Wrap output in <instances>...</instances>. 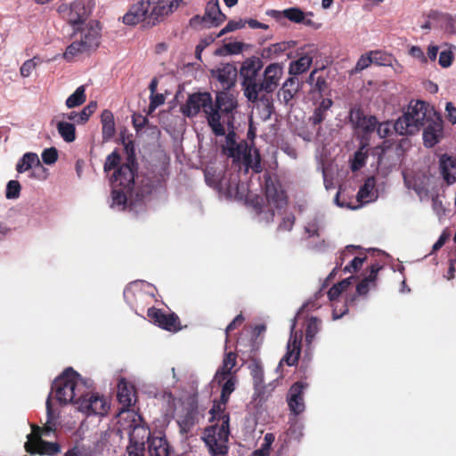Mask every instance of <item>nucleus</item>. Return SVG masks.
<instances>
[{
  "mask_svg": "<svg viewBox=\"0 0 456 456\" xmlns=\"http://www.w3.org/2000/svg\"><path fill=\"white\" fill-rule=\"evenodd\" d=\"M376 184V180L373 176L368 177L363 185L360 188L358 196L361 198H368L374 189Z\"/></svg>",
  "mask_w": 456,
  "mask_h": 456,
  "instance_id": "55",
  "label": "nucleus"
},
{
  "mask_svg": "<svg viewBox=\"0 0 456 456\" xmlns=\"http://www.w3.org/2000/svg\"><path fill=\"white\" fill-rule=\"evenodd\" d=\"M230 429L224 427H210L206 429L204 442L212 456H224L228 452Z\"/></svg>",
  "mask_w": 456,
  "mask_h": 456,
  "instance_id": "7",
  "label": "nucleus"
},
{
  "mask_svg": "<svg viewBox=\"0 0 456 456\" xmlns=\"http://www.w3.org/2000/svg\"><path fill=\"white\" fill-rule=\"evenodd\" d=\"M77 409L86 414L104 415L107 413L109 404L107 399L98 393H84L78 401Z\"/></svg>",
  "mask_w": 456,
  "mask_h": 456,
  "instance_id": "11",
  "label": "nucleus"
},
{
  "mask_svg": "<svg viewBox=\"0 0 456 456\" xmlns=\"http://www.w3.org/2000/svg\"><path fill=\"white\" fill-rule=\"evenodd\" d=\"M78 31H80V39L78 41H80L87 52L94 50L99 46L100 31L96 27L92 25L86 26L85 28H80Z\"/></svg>",
  "mask_w": 456,
  "mask_h": 456,
  "instance_id": "24",
  "label": "nucleus"
},
{
  "mask_svg": "<svg viewBox=\"0 0 456 456\" xmlns=\"http://www.w3.org/2000/svg\"><path fill=\"white\" fill-rule=\"evenodd\" d=\"M377 134L380 138H387L389 136L394 129V124L390 121L379 123L376 126Z\"/></svg>",
  "mask_w": 456,
  "mask_h": 456,
  "instance_id": "54",
  "label": "nucleus"
},
{
  "mask_svg": "<svg viewBox=\"0 0 456 456\" xmlns=\"http://www.w3.org/2000/svg\"><path fill=\"white\" fill-rule=\"evenodd\" d=\"M102 134L103 141H110L116 133L113 113L104 110L101 115Z\"/></svg>",
  "mask_w": 456,
  "mask_h": 456,
  "instance_id": "32",
  "label": "nucleus"
},
{
  "mask_svg": "<svg viewBox=\"0 0 456 456\" xmlns=\"http://www.w3.org/2000/svg\"><path fill=\"white\" fill-rule=\"evenodd\" d=\"M250 370V375L253 379V387H254V399L265 401L266 400L265 395V385L264 379V370L262 364L259 362L254 361L248 366Z\"/></svg>",
  "mask_w": 456,
  "mask_h": 456,
  "instance_id": "22",
  "label": "nucleus"
},
{
  "mask_svg": "<svg viewBox=\"0 0 456 456\" xmlns=\"http://www.w3.org/2000/svg\"><path fill=\"white\" fill-rule=\"evenodd\" d=\"M287 50V43L281 42L277 44H273L269 47H265L262 50L261 56L262 58H273L278 56L280 53L285 52Z\"/></svg>",
  "mask_w": 456,
  "mask_h": 456,
  "instance_id": "42",
  "label": "nucleus"
},
{
  "mask_svg": "<svg viewBox=\"0 0 456 456\" xmlns=\"http://www.w3.org/2000/svg\"><path fill=\"white\" fill-rule=\"evenodd\" d=\"M370 64H372V59L370 52L362 54L357 61L355 67L352 69V74H357L363 69H367Z\"/></svg>",
  "mask_w": 456,
  "mask_h": 456,
  "instance_id": "50",
  "label": "nucleus"
},
{
  "mask_svg": "<svg viewBox=\"0 0 456 456\" xmlns=\"http://www.w3.org/2000/svg\"><path fill=\"white\" fill-rule=\"evenodd\" d=\"M440 167L443 178L448 184L456 183V158L443 155L440 159Z\"/></svg>",
  "mask_w": 456,
  "mask_h": 456,
  "instance_id": "27",
  "label": "nucleus"
},
{
  "mask_svg": "<svg viewBox=\"0 0 456 456\" xmlns=\"http://www.w3.org/2000/svg\"><path fill=\"white\" fill-rule=\"evenodd\" d=\"M453 61V53L451 50L442 51L439 54V64L443 68H448L452 65Z\"/></svg>",
  "mask_w": 456,
  "mask_h": 456,
  "instance_id": "59",
  "label": "nucleus"
},
{
  "mask_svg": "<svg viewBox=\"0 0 456 456\" xmlns=\"http://www.w3.org/2000/svg\"><path fill=\"white\" fill-rule=\"evenodd\" d=\"M134 387L121 380L118 386V398L124 407H130L133 404Z\"/></svg>",
  "mask_w": 456,
  "mask_h": 456,
  "instance_id": "34",
  "label": "nucleus"
},
{
  "mask_svg": "<svg viewBox=\"0 0 456 456\" xmlns=\"http://www.w3.org/2000/svg\"><path fill=\"white\" fill-rule=\"evenodd\" d=\"M237 354L234 352L225 353L223 363L216 373V381L221 384L228 376L231 375L232 370L236 366Z\"/></svg>",
  "mask_w": 456,
  "mask_h": 456,
  "instance_id": "29",
  "label": "nucleus"
},
{
  "mask_svg": "<svg viewBox=\"0 0 456 456\" xmlns=\"http://www.w3.org/2000/svg\"><path fill=\"white\" fill-rule=\"evenodd\" d=\"M274 435L272 433L265 434L264 437V442L261 444V447L257 450H255L252 453V456H269L271 447L273 443L274 442Z\"/></svg>",
  "mask_w": 456,
  "mask_h": 456,
  "instance_id": "44",
  "label": "nucleus"
},
{
  "mask_svg": "<svg viewBox=\"0 0 456 456\" xmlns=\"http://www.w3.org/2000/svg\"><path fill=\"white\" fill-rule=\"evenodd\" d=\"M307 386V383L297 381L289 389L288 405L294 415H299L305 411L304 391Z\"/></svg>",
  "mask_w": 456,
  "mask_h": 456,
  "instance_id": "19",
  "label": "nucleus"
},
{
  "mask_svg": "<svg viewBox=\"0 0 456 456\" xmlns=\"http://www.w3.org/2000/svg\"><path fill=\"white\" fill-rule=\"evenodd\" d=\"M446 118L452 124H456V107L452 102H447L445 106Z\"/></svg>",
  "mask_w": 456,
  "mask_h": 456,
  "instance_id": "64",
  "label": "nucleus"
},
{
  "mask_svg": "<svg viewBox=\"0 0 456 456\" xmlns=\"http://www.w3.org/2000/svg\"><path fill=\"white\" fill-rule=\"evenodd\" d=\"M370 53L372 59V63L379 66H391L395 61L392 54L380 50L370 51Z\"/></svg>",
  "mask_w": 456,
  "mask_h": 456,
  "instance_id": "40",
  "label": "nucleus"
},
{
  "mask_svg": "<svg viewBox=\"0 0 456 456\" xmlns=\"http://www.w3.org/2000/svg\"><path fill=\"white\" fill-rule=\"evenodd\" d=\"M366 257H359L355 256L345 268V273H355L357 272L362 265Z\"/></svg>",
  "mask_w": 456,
  "mask_h": 456,
  "instance_id": "60",
  "label": "nucleus"
},
{
  "mask_svg": "<svg viewBox=\"0 0 456 456\" xmlns=\"http://www.w3.org/2000/svg\"><path fill=\"white\" fill-rule=\"evenodd\" d=\"M35 60L36 58L28 60L21 65L20 71L22 77H28L31 74V72L36 69L37 62Z\"/></svg>",
  "mask_w": 456,
  "mask_h": 456,
  "instance_id": "62",
  "label": "nucleus"
},
{
  "mask_svg": "<svg viewBox=\"0 0 456 456\" xmlns=\"http://www.w3.org/2000/svg\"><path fill=\"white\" fill-rule=\"evenodd\" d=\"M326 117L327 113L317 107L309 119L313 126H317L323 122Z\"/></svg>",
  "mask_w": 456,
  "mask_h": 456,
  "instance_id": "63",
  "label": "nucleus"
},
{
  "mask_svg": "<svg viewBox=\"0 0 456 456\" xmlns=\"http://www.w3.org/2000/svg\"><path fill=\"white\" fill-rule=\"evenodd\" d=\"M350 120L356 129L365 134L374 132L379 124L375 116H367L361 109H354L351 110Z\"/></svg>",
  "mask_w": 456,
  "mask_h": 456,
  "instance_id": "21",
  "label": "nucleus"
},
{
  "mask_svg": "<svg viewBox=\"0 0 456 456\" xmlns=\"http://www.w3.org/2000/svg\"><path fill=\"white\" fill-rule=\"evenodd\" d=\"M321 321L316 317H311L306 325L305 329V341L307 344H311L315 335L320 330Z\"/></svg>",
  "mask_w": 456,
  "mask_h": 456,
  "instance_id": "43",
  "label": "nucleus"
},
{
  "mask_svg": "<svg viewBox=\"0 0 456 456\" xmlns=\"http://www.w3.org/2000/svg\"><path fill=\"white\" fill-rule=\"evenodd\" d=\"M86 100L85 86H78L66 100V106L69 109L82 105Z\"/></svg>",
  "mask_w": 456,
  "mask_h": 456,
  "instance_id": "39",
  "label": "nucleus"
},
{
  "mask_svg": "<svg viewBox=\"0 0 456 456\" xmlns=\"http://www.w3.org/2000/svg\"><path fill=\"white\" fill-rule=\"evenodd\" d=\"M433 110L423 101L411 102L407 111L399 117L394 123V129L397 134H415L429 120L433 118Z\"/></svg>",
  "mask_w": 456,
  "mask_h": 456,
  "instance_id": "5",
  "label": "nucleus"
},
{
  "mask_svg": "<svg viewBox=\"0 0 456 456\" xmlns=\"http://www.w3.org/2000/svg\"><path fill=\"white\" fill-rule=\"evenodd\" d=\"M147 444L149 456H169V445L165 437L149 435Z\"/></svg>",
  "mask_w": 456,
  "mask_h": 456,
  "instance_id": "25",
  "label": "nucleus"
},
{
  "mask_svg": "<svg viewBox=\"0 0 456 456\" xmlns=\"http://www.w3.org/2000/svg\"><path fill=\"white\" fill-rule=\"evenodd\" d=\"M329 90V85L323 77L318 76L314 84L313 91L319 93L321 95Z\"/></svg>",
  "mask_w": 456,
  "mask_h": 456,
  "instance_id": "61",
  "label": "nucleus"
},
{
  "mask_svg": "<svg viewBox=\"0 0 456 456\" xmlns=\"http://www.w3.org/2000/svg\"><path fill=\"white\" fill-rule=\"evenodd\" d=\"M263 68V61L257 57L245 60L240 67V75L242 78V87L245 96L250 102H256L260 93L259 71Z\"/></svg>",
  "mask_w": 456,
  "mask_h": 456,
  "instance_id": "6",
  "label": "nucleus"
},
{
  "mask_svg": "<svg viewBox=\"0 0 456 456\" xmlns=\"http://www.w3.org/2000/svg\"><path fill=\"white\" fill-rule=\"evenodd\" d=\"M266 14L281 20V18H286L294 23H301L304 21L305 12L298 7H290L283 10L282 12L277 10H269Z\"/></svg>",
  "mask_w": 456,
  "mask_h": 456,
  "instance_id": "26",
  "label": "nucleus"
},
{
  "mask_svg": "<svg viewBox=\"0 0 456 456\" xmlns=\"http://www.w3.org/2000/svg\"><path fill=\"white\" fill-rule=\"evenodd\" d=\"M90 14L89 8L82 1H75L69 6L67 20L73 27L74 36L77 34L81 25L87 20Z\"/></svg>",
  "mask_w": 456,
  "mask_h": 456,
  "instance_id": "20",
  "label": "nucleus"
},
{
  "mask_svg": "<svg viewBox=\"0 0 456 456\" xmlns=\"http://www.w3.org/2000/svg\"><path fill=\"white\" fill-rule=\"evenodd\" d=\"M213 98L208 92L193 93L189 94L188 99L181 107L182 112L188 118L197 116L202 110L208 119L211 111H213Z\"/></svg>",
  "mask_w": 456,
  "mask_h": 456,
  "instance_id": "9",
  "label": "nucleus"
},
{
  "mask_svg": "<svg viewBox=\"0 0 456 456\" xmlns=\"http://www.w3.org/2000/svg\"><path fill=\"white\" fill-rule=\"evenodd\" d=\"M381 269L379 264L371 265L370 273L362 279L356 286V293L358 295H366L369 291V284L374 282L377 279L378 273Z\"/></svg>",
  "mask_w": 456,
  "mask_h": 456,
  "instance_id": "33",
  "label": "nucleus"
},
{
  "mask_svg": "<svg viewBox=\"0 0 456 456\" xmlns=\"http://www.w3.org/2000/svg\"><path fill=\"white\" fill-rule=\"evenodd\" d=\"M300 90L299 80L296 77H289L279 89L277 96L281 102L288 105Z\"/></svg>",
  "mask_w": 456,
  "mask_h": 456,
  "instance_id": "23",
  "label": "nucleus"
},
{
  "mask_svg": "<svg viewBox=\"0 0 456 456\" xmlns=\"http://www.w3.org/2000/svg\"><path fill=\"white\" fill-rule=\"evenodd\" d=\"M367 159V153L362 151V148H361L359 151H357L354 153L352 164H351V169L353 171L360 170L366 162Z\"/></svg>",
  "mask_w": 456,
  "mask_h": 456,
  "instance_id": "51",
  "label": "nucleus"
},
{
  "mask_svg": "<svg viewBox=\"0 0 456 456\" xmlns=\"http://www.w3.org/2000/svg\"><path fill=\"white\" fill-rule=\"evenodd\" d=\"M411 142L407 138H403L398 142H391L390 140H385L380 147L375 148V151L379 155V163L382 165L385 161V158L387 154L395 153V158L387 165V167H395L398 162L402 160L404 152L410 148Z\"/></svg>",
  "mask_w": 456,
  "mask_h": 456,
  "instance_id": "10",
  "label": "nucleus"
},
{
  "mask_svg": "<svg viewBox=\"0 0 456 456\" xmlns=\"http://www.w3.org/2000/svg\"><path fill=\"white\" fill-rule=\"evenodd\" d=\"M295 322L291 325V333L287 344V352L280 361L279 365L283 363L288 366H294L297 363L301 353L302 335L295 331Z\"/></svg>",
  "mask_w": 456,
  "mask_h": 456,
  "instance_id": "15",
  "label": "nucleus"
},
{
  "mask_svg": "<svg viewBox=\"0 0 456 456\" xmlns=\"http://www.w3.org/2000/svg\"><path fill=\"white\" fill-rule=\"evenodd\" d=\"M147 315L154 324L163 330L173 332L181 330L180 319L175 313L166 314L161 309L150 307Z\"/></svg>",
  "mask_w": 456,
  "mask_h": 456,
  "instance_id": "12",
  "label": "nucleus"
},
{
  "mask_svg": "<svg viewBox=\"0 0 456 456\" xmlns=\"http://www.w3.org/2000/svg\"><path fill=\"white\" fill-rule=\"evenodd\" d=\"M283 75V67L280 63L269 64L264 73L263 79L259 84L260 92L273 93L279 86Z\"/></svg>",
  "mask_w": 456,
  "mask_h": 456,
  "instance_id": "16",
  "label": "nucleus"
},
{
  "mask_svg": "<svg viewBox=\"0 0 456 456\" xmlns=\"http://www.w3.org/2000/svg\"><path fill=\"white\" fill-rule=\"evenodd\" d=\"M120 161V154L117 151H112L105 159L103 166L104 172L108 173L112 169L116 171L121 166Z\"/></svg>",
  "mask_w": 456,
  "mask_h": 456,
  "instance_id": "45",
  "label": "nucleus"
},
{
  "mask_svg": "<svg viewBox=\"0 0 456 456\" xmlns=\"http://www.w3.org/2000/svg\"><path fill=\"white\" fill-rule=\"evenodd\" d=\"M33 167H41L38 156L33 152H27L17 163L16 170L18 173H24Z\"/></svg>",
  "mask_w": 456,
  "mask_h": 456,
  "instance_id": "35",
  "label": "nucleus"
},
{
  "mask_svg": "<svg viewBox=\"0 0 456 456\" xmlns=\"http://www.w3.org/2000/svg\"><path fill=\"white\" fill-rule=\"evenodd\" d=\"M423 142L426 147L431 148L439 142L443 136V120L437 113L424 126Z\"/></svg>",
  "mask_w": 456,
  "mask_h": 456,
  "instance_id": "17",
  "label": "nucleus"
},
{
  "mask_svg": "<svg viewBox=\"0 0 456 456\" xmlns=\"http://www.w3.org/2000/svg\"><path fill=\"white\" fill-rule=\"evenodd\" d=\"M244 163L247 168H251L255 173L262 172L261 158L257 150H255V157L248 155Z\"/></svg>",
  "mask_w": 456,
  "mask_h": 456,
  "instance_id": "48",
  "label": "nucleus"
},
{
  "mask_svg": "<svg viewBox=\"0 0 456 456\" xmlns=\"http://www.w3.org/2000/svg\"><path fill=\"white\" fill-rule=\"evenodd\" d=\"M126 152V161L114 171L110 183L112 187L111 198L112 207L117 206L124 210L127 207L130 209L142 206L144 199L151 195L157 186L155 182L149 177H141L137 175L138 164L136 162L134 146L132 142L125 145ZM167 175V168L163 167L160 178L158 179V185L166 181Z\"/></svg>",
  "mask_w": 456,
  "mask_h": 456,
  "instance_id": "1",
  "label": "nucleus"
},
{
  "mask_svg": "<svg viewBox=\"0 0 456 456\" xmlns=\"http://www.w3.org/2000/svg\"><path fill=\"white\" fill-rule=\"evenodd\" d=\"M225 19L226 16L220 10L218 0H210L207 4L203 20L209 21L212 26H218Z\"/></svg>",
  "mask_w": 456,
  "mask_h": 456,
  "instance_id": "28",
  "label": "nucleus"
},
{
  "mask_svg": "<svg viewBox=\"0 0 456 456\" xmlns=\"http://www.w3.org/2000/svg\"><path fill=\"white\" fill-rule=\"evenodd\" d=\"M245 27V20H230L225 25L224 28L220 30V32L216 36V37H220L228 32L234 31L236 29H240Z\"/></svg>",
  "mask_w": 456,
  "mask_h": 456,
  "instance_id": "53",
  "label": "nucleus"
},
{
  "mask_svg": "<svg viewBox=\"0 0 456 456\" xmlns=\"http://www.w3.org/2000/svg\"><path fill=\"white\" fill-rule=\"evenodd\" d=\"M28 441L25 443V450L30 454L54 456L61 451L58 443L43 440L40 434V428L32 426V433L28 435Z\"/></svg>",
  "mask_w": 456,
  "mask_h": 456,
  "instance_id": "8",
  "label": "nucleus"
},
{
  "mask_svg": "<svg viewBox=\"0 0 456 456\" xmlns=\"http://www.w3.org/2000/svg\"><path fill=\"white\" fill-rule=\"evenodd\" d=\"M224 383L222 386L221 391V402L223 403H227L230 398L231 394L235 390L236 385V378L234 376H228L226 379L224 380Z\"/></svg>",
  "mask_w": 456,
  "mask_h": 456,
  "instance_id": "41",
  "label": "nucleus"
},
{
  "mask_svg": "<svg viewBox=\"0 0 456 456\" xmlns=\"http://www.w3.org/2000/svg\"><path fill=\"white\" fill-rule=\"evenodd\" d=\"M21 186L16 180H11L7 183L5 197L9 200L17 199L20 197Z\"/></svg>",
  "mask_w": 456,
  "mask_h": 456,
  "instance_id": "49",
  "label": "nucleus"
},
{
  "mask_svg": "<svg viewBox=\"0 0 456 456\" xmlns=\"http://www.w3.org/2000/svg\"><path fill=\"white\" fill-rule=\"evenodd\" d=\"M96 109L97 102L92 101L81 111H71L68 114H62V118L69 120H73L77 124H85L87 122L91 115L96 110Z\"/></svg>",
  "mask_w": 456,
  "mask_h": 456,
  "instance_id": "30",
  "label": "nucleus"
},
{
  "mask_svg": "<svg viewBox=\"0 0 456 456\" xmlns=\"http://www.w3.org/2000/svg\"><path fill=\"white\" fill-rule=\"evenodd\" d=\"M317 53V48L314 45H309L303 48L297 60L289 63V73L291 77L303 74L307 71L313 63V60Z\"/></svg>",
  "mask_w": 456,
  "mask_h": 456,
  "instance_id": "14",
  "label": "nucleus"
},
{
  "mask_svg": "<svg viewBox=\"0 0 456 456\" xmlns=\"http://www.w3.org/2000/svg\"><path fill=\"white\" fill-rule=\"evenodd\" d=\"M225 129V146L224 147V151L226 153L231 148L235 146L238 142L236 141V133L234 123L230 126H224Z\"/></svg>",
  "mask_w": 456,
  "mask_h": 456,
  "instance_id": "47",
  "label": "nucleus"
},
{
  "mask_svg": "<svg viewBox=\"0 0 456 456\" xmlns=\"http://www.w3.org/2000/svg\"><path fill=\"white\" fill-rule=\"evenodd\" d=\"M226 403H223L221 400L218 403H214L212 408L209 411L211 415L210 420H217L220 424L213 425L212 427H224L226 425V428H229L230 417L225 411Z\"/></svg>",
  "mask_w": 456,
  "mask_h": 456,
  "instance_id": "31",
  "label": "nucleus"
},
{
  "mask_svg": "<svg viewBox=\"0 0 456 456\" xmlns=\"http://www.w3.org/2000/svg\"><path fill=\"white\" fill-rule=\"evenodd\" d=\"M226 154L234 159L240 160L243 159L245 161L248 155H251V149L248 147L246 142H238L235 146L231 148Z\"/></svg>",
  "mask_w": 456,
  "mask_h": 456,
  "instance_id": "38",
  "label": "nucleus"
},
{
  "mask_svg": "<svg viewBox=\"0 0 456 456\" xmlns=\"http://www.w3.org/2000/svg\"><path fill=\"white\" fill-rule=\"evenodd\" d=\"M88 53L78 39L74 40L69 45L67 46L63 58L68 61H72L76 57L82 53Z\"/></svg>",
  "mask_w": 456,
  "mask_h": 456,
  "instance_id": "37",
  "label": "nucleus"
},
{
  "mask_svg": "<svg viewBox=\"0 0 456 456\" xmlns=\"http://www.w3.org/2000/svg\"><path fill=\"white\" fill-rule=\"evenodd\" d=\"M195 414L192 411H187L183 418L178 420V424L184 431H188L195 424Z\"/></svg>",
  "mask_w": 456,
  "mask_h": 456,
  "instance_id": "52",
  "label": "nucleus"
},
{
  "mask_svg": "<svg viewBox=\"0 0 456 456\" xmlns=\"http://www.w3.org/2000/svg\"><path fill=\"white\" fill-rule=\"evenodd\" d=\"M238 106L234 96L229 92H216L213 102V111L208 117V125L216 136H224V126L234 123V110Z\"/></svg>",
  "mask_w": 456,
  "mask_h": 456,
  "instance_id": "3",
  "label": "nucleus"
},
{
  "mask_svg": "<svg viewBox=\"0 0 456 456\" xmlns=\"http://www.w3.org/2000/svg\"><path fill=\"white\" fill-rule=\"evenodd\" d=\"M182 0H140L124 15L123 22L136 25L147 20L151 26L156 25L163 17L173 12Z\"/></svg>",
  "mask_w": 456,
  "mask_h": 456,
  "instance_id": "2",
  "label": "nucleus"
},
{
  "mask_svg": "<svg viewBox=\"0 0 456 456\" xmlns=\"http://www.w3.org/2000/svg\"><path fill=\"white\" fill-rule=\"evenodd\" d=\"M42 160L46 165L54 164L58 159V151L54 147L44 150L42 152Z\"/></svg>",
  "mask_w": 456,
  "mask_h": 456,
  "instance_id": "56",
  "label": "nucleus"
},
{
  "mask_svg": "<svg viewBox=\"0 0 456 456\" xmlns=\"http://www.w3.org/2000/svg\"><path fill=\"white\" fill-rule=\"evenodd\" d=\"M128 456H143L144 455V444L137 442H131L127 446Z\"/></svg>",
  "mask_w": 456,
  "mask_h": 456,
  "instance_id": "58",
  "label": "nucleus"
},
{
  "mask_svg": "<svg viewBox=\"0 0 456 456\" xmlns=\"http://www.w3.org/2000/svg\"><path fill=\"white\" fill-rule=\"evenodd\" d=\"M212 75L218 82L216 92H229L235 86L238 71L232 64L227 63L213 71Z\"/></svg>",
  "mask_w": 456,
  "mask_h": 456,
  "instance_id": "18",
  "label": "nucleus"
},
{
  "mask_svg": "<svg viewBox=\"0 0 456 456\" xmlns=\"http://www.w3.org/2000/svg\"><path fill=\"white\" fill-rule=\"evenodd\" d=\"M295 216L293 214H289L282 218V221L278 225V232H290L295 224Z\"/></svg>",
  "mask_w": 456,
  "mask_h": 456,
  "instance_id": "57",
  "label": "nucleus"
},
{
  "mask_svg": "<svg viewBox=\"0 0 456 456\" xmlns=\"http://www.w3.org/2000/svg\"><path fill=\"white\" fill-rule=\"evenodd\" d=\"M350 285L349 279H345L340 282L333 285L328 291V297L330 301L336 300L343 291Z\"/></svg>",
  "mask_w": 456,
  "mask_h": 456,
  "instance_id": "46",
  "label": "nucleus"
},
{
  "mask_svg": "<svg viewBox=\"0 0 456 456\" xmlns=\"http://www.w3.org/2000/svg\"><path fill=\"white\" fill-rule=\"evenodd\" d=\"M86 385L80 375L71 367L67 368L52 385L55 398L60 404L73 403L78 406V401L85 393Z\"/></svg>",
  "mask_w": 456,
  "mask_h": 456,
  "instance_id": "4",
  "label": "nucleus"
},
{
  "mask_svg": "<svg viewBox=\"0 0 456 456\" xmlns=\"http://www.w3.org/2000/svg\"><path fill=\"white\" fill-rule=\"evenodd\" d=\"M57 130L65 142H72L76 140V127L73 124L60 121L57 124Z\"/></svg>",
  "mask_w": 456,
  "mask_h": 456,
  "instance_id": "36",
  "label": "nucleus"
},
{
  "mask_svg": "<svg viewBox=\"0 0 456 456\" xmlns=\"http://www.w3.org/2000/svg\"><path fill=\"white\" fill-rule=\"evenodd\" d=\"M264 179L267 200L277 208H282L287 203V199L280 182L268 172L265 173Z\"/></svg>",
  "mask_w": 456,
  "mask_h": 456,
  "instance_id": "13",
  "label": "nucleus"
}]
</instances>
